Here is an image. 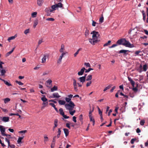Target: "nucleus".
Masks as SVG:
<instances>
[{
  "label": "nucleus",
  "mask_w": 148,
  "mask_h": 148,
  "mask_svg": "<svg viewBox=\"0 0 148 148\" xmlns=\"http://www.w3.org/2000/svg\"><path fill=\"white\" fill-rule=\"evenodd\" d=\"M116 43L119 45H123L126 47L132 48L134 47L133 44H131L130 42L127 41L125 38H122L118 40Z\"/></svg>",
  "instance_id": "obj_1"
},
{
  "label": "nucleus",
  "mask_w": 148,
  "mask_h": 148,
  "mask_svg": "<svg viewBox=\"0 0 148 148\" xmlns=\"http://www.w3.org/2000/svg\"><path fill=\"white\" fill-rule=\"evenodd\" d=\"M90 34H92V39H89V42L91 44L94 45L95 43L97 41H99V40L98 38L99 36V33L97 32L94 31L92 32H91Z\"/></svg>",
  "instance_id": "obj_2"
},
{
  "label": "nucleus",
  "mask_w": 148,
  "mask_h": 148,
  "mask_svg": "<svg viewBox=\"0 0 148 148\" xmlns=\"http://www.w3.org/2000/svg\"><path fill=\"white\" fill-rule=\"evenodd\" d=\"M75 106V105L72 101H71L69 103L65 104V106L66 109L69 110H72Z\"/></svg>",
  "instance_id": "obj_3"
},
{
  "label": "nucleus",
  "mask_w": 148,
  "mask_h": 148,
  "mask_svg": "<svg viewBox=\"0 0 148 148\" xmlns=\"http://www.w3.org/2000/svg\"><path fill=\"white\" fill-rule=\"evenodd\" d=\"M73 85L74 89L75 91L77 92L78 90V89L77 87V83H76V81L75 79H73Z\"/></svg>",
  "instance_id": "obj_4"
},
{
  "label": "nucleus",
  "mask_w": 148,
  "mask_h": 148,
  "mask_svg": "<svg viewBox=\"0 0 148 148\" xmlns=\"http://www.w3.org/2000/svg\"><path fill=\"white\" fill-rule=\"evenodd\" d=\"M130 52V51L129 50L123 49L120 50L119 51V53H123L124 55H126L128 54L127 52Z\"/></svg>",
  "instance_id": "obj_5"
},
{
  "label": "nucleus",
  "mask_w": 148,
  "mask_h": 148,
  "mask_svg": "<svg viewBox=\"0 0 148 148\" xmlns=\"http://www.w3.org/2000/svg\"><path fill=\"white\" fill-rule=\"evenodd\" d=\"M61 96L59 95L58 92H55L53 93L52 96L51 97L52 98H60Z\"/></svg>",
  "instance_id": "obj_6"
},
{
  "label": "nucleus",
  "mask_w": 148,
  "mask_h": 148,
  "mask_svg": "<svg viewBox=\"0 0 148 148\" xmlns=\"http://www.w3.org/2000/svg\"><path fill=\"white\" fill-rule=\"evenodd\" d=\"M0 131H1V134L2 136H3L5 134V128L2 125H0Z\"/></svg>",
  "instance_id": "obj_7"
},
{
  "label": "nucleus",
  "mask_w": 148,
  "mask_h": 148,
  "mask_svg": "<svg viewBox=\"0 0 148 148\" xmlns=\"http://www.w3.org/2000/svg\"><path fill=\"white\" fill-rule=\"evenodd\" d=\"M85 70V68L84 67H83L81 69L80 71L78 73V75L79 76L82 75Z\"/></svg>",
  "instance_id": "obj_8"
},
{
  "label": "nucleus",
  "mask_w": 148,
  "mask_h": 148,
  "mask_svg": "<svg viewBox=\"0 0 148 148\" xmlns=\"http://www.w3.org/2000/svg\"><path fill=\"white\" fill-rule=\"evenodd\" d=\"M49 56V55L48 54H47L45 55L42 58V63H45L46 61V59L47 58H48Z\"/></svg>",
  "instance_id": "obj_9"
},
{
  "label": "nucleus",
  "mask_w": 148,
  "mask_h": 148,
  "mask_svg": "<svg viewBox=\"0 0 148 148\" xmlns=\"http://www.w3.org/2000/svg\"><path fill=\"white\" fill-rule=\"evenodd\" d=\"M58 120L57 119H56L54 121V126L53 127V130L54 131L56 127H57L58 125Z\"/></svg>",
  "instance_id": "obj_10"
},
{
  "label": "nucleus",
  "mask_w": 148,
  "mask_h": 148,
  "mask_svg": "<svg viewBox=\"0 0 148 148\" xmlns=\"http://www.w3.org/2000/svg\"><path fill=\"white\" fill-rule=\"evenodd\" d=\"M43 2V0H37V4L40 6H41L42 5Z\"/></svg>",
  "instance_id": "obj_11"
},
{
  "label": "nucleus",
  "mask_w": 148,
  "mask_h": 148,
  "mask_svg": "<svg viewBox=\"0 0 148 148\" xmlns=\"http://www.w3.org/2000/svg\"><path fill=\"white\" fill-rule=\"evenodd\" d=\"M78 79L81 82L84 83L85 82L86 79L85 77H79Z\"/></svg>",
  "instance_id": "obj_12"
},
{
  "label": "nucleus",
  "mask_w": 148,
  "mask_h": 148,
  "mask_svg": "<svg viewBox=\"0 0 148 148\" xmlns=\"http://www.w3.org/2000/svg\"><path fill=\"white\" fill-rule=\"evenodd\" d=\"M63 130L66 136H67L69 134V130L66 128H64Z\"/></svg>",
  "instance_id": "obj_13"
},
{
  "label": "nucleus",
  "mask_w": 148,
  "mask_h": 148,
  "mask_svg": "<svg viewBox=\"0 0 148 148\" xmlns=\"http://www.w3.org/2000/svg\"><path fill=\"white\" fill-rule=\"evenodd\" d=\"M2 120L4 122H8L9 121V118L8 117H3Z\"/></svg>",
  "instance_id": "obj_14"
},
{
  "label": "nucleus",
  "mask_w": 148,
  "mask_h": 148,
  "mask_svg": "<svg viewBox=\"0 0 148 148\" xmlns=\"http://www.w3.org/2000/svg\"><path fill=\"white\" fill-rule=\"evenodd\" d=\"M58 102L60 105H64L65 104L66 102L64 100H58Z\"/></svg>",
  "instance_id": "obj_15"
},
{
  "label": "nucleus",
  "mask_w": 148,
  "mask_h": 148,
  "mask_svg": "<svg viewBox=\"0 0 148 148\" xmlns=\"http://www.w3.org/2000/svg\"><path fill=\"white\" fill-rule=\"evenodd\" d=\"M57 87L56 86H54L51 89V92H53L54 91L57 90Z\"/></svg>",
  "instance_id": "obj_16"
},
{
  "label": "nucleus",
  "mask_w": 148,
  "mask_h": 148,
  "mask_svg": "<svg viewBox=\"0 0 148 148\" xmlns=\"http://www.w3.org/2000/svg\"><path fill=\"white\" fill-rule=\"evenodd\" d=\"M64 50V45L62 44L61 45V48L59 50V51L60 53L63 52V50Z\"/></svg>",
  "instance_id": "obj_17"
},
{
  "label": "nucleus",
  "mask_w": 148,
  "mask_h": 148,
  "mask_svg": "<svg viewBox=\"0 0 148 148\" xmlns=\"http://www.w3.org/2000/svg\"><path fill=\"white\" fill-rule=\"evenodd\" d=\"M43 97L41 98V99L43 102L47 101V99L46 98L45 96L44 95H42Z\"/></svg>",
  "instance_id": "obj_18"
},
{
  "label": "nucleus",
  "mask_w": 148,
  "mask_h": 148,
  "mask_svg": "<svg viewBox=\"0 0 148 148\" xmlns=\"http://www.w3.org/2000/svg\"><path fill=\"white\" fill-rule=\"evenodd\" d=\"M56 4L58 8H62L63 6V4L61 2L58 3Z\"/></svg>",
  "instance_id": "obj_19"
},
{
  "label": "nucleus",
  "mask_w": 148,
  "mask_h": 148,
  "mask_svg": "<svg viewBox=\"0 0 148 148\" xmlns=\"http://www.w3.org/2000/svg\"><path fill=\"white\" fill-rule=\"evenodd\" d=\"M63 57H62L61 56L59 57V59L57 60V63L58 64H60L62 62V58Z\"/></svg>",
  "instance_id": "obj_20"
},
{
  "label": "nucleus",
  "mask_w": 148,
  "mask_h": 148,
  "mask_svg": "<svg viewBox=\"0 0 148 148\" xmlns=\"http://www.w3.org/2000/svg\"><path fill=\"white\" fill-rule=\"evenodd\" d=\"M58 134L57 135V138H58L60 137V135L61 134V131L60 130V128H59L58 129Z\"/></svg>",
  "instance_id": "obj_21"
},
{
  "label": "nucleus",
  "mask_w": 148,
  "mask_h": 148,
  "mask_svg": "<svg viewBox=\"0 0 148 148\" xmlns=\"http://www.w3.org/2000/svg\"><path fill=\"white\" fill-rule=\"evenodd\" d=\"M1 76H3L4 75L5 73H6L5 70V69H1Z\"/></svg>",
  "instance_id": "obj_22"
},
{
  "label": "nucleus",
  "mask_w": 148,
  "mask_h": 148,
  "mask_svg": "<svg viewBox=\"0 0 148 148\" xmlns=\"http://www.w3.org/2000/svg\"><path fill=\"white\" fill-rule=\"evenodd\" d=\"M38 24V20H35L34 21V24L33 25V27L34 28H35L36 26Z\"/></svg>",
  "instance_id": "obj_23"
},
{
  "label": "nucleus",
  "mask_w": 148,
  "mask_h": 148,
  "mask_svg": "<svg viewBox=\"0 0 148 148\" xmlns=\"http://www.w3.org/2000/svg\"><path fill=\"white\" fill-rule=\"evenodd\" d=\"M112 84H110L108 86H107V87H106L103 90V91L104 92H105V91H106L108 89H109V88H110L112 86Z\"/></svg>",
  "instance_id": "obj_24"
},
{
  "label": "nucleus",
  "mask_w": 148,
  "mask_h": 148,
  "mask_svg": "<svg viewBox=\"0 0 148 148\" xmlns=\"http://www.w3.org/2000/svg\"><path fill=\"white\" fill-rule=\"evenodd\" d=\"M92 79V75H89L86 78V80L87 81H89V80H90Z\"/></svg>",
  "instance_id": "obj_25"
},
{
  "label": "nucleus",
  "mask_w": 148,
  "mask_h": 148,
  "mask_svg": "<svg viewBox=\"0 0 148 148\" xmlns=\"http://www.w3.org/2000/svg\"><path fill=\"white\" fill-rule=\"evenodd\" d=\"M3 100L4 101V103H8V102L10 101V98H7L3 99Z\"/></svg>",
  "instance_id": "obj_26"
},
{
  "label": "nucleus",
  "mask_w": 148,
  "mask_h": 148,
  "mask_svg": "<svg viewBox=\"0 0 148 148\" xmlns=\"http://www.w3.org/2000/svg\"><path fill=\"white\" fill-rule=\"evenodd\" d=\"M3 81L4 82V83L7 85L8 86H12V84L9 83L8 82L5 80H3Z\"/></svg>",
  "instance_id": "obj_27"
},
{
  "label": "nucleus",
  "mask_w": 148,
  "mask_h": 148,
  "mask_svg": "<svg viewBox=\"0 0 148 148\" xmlns=\"http://www.w3.org/2000/svg\"><path fill=\"white\" fill-rule=\"evenodd\" d=\"M14 48H13L12 49V50L11 51L8 52L6 54V56H8L10 55L11 53H12L14 49Z\"/></svg>",
  "instance_id": "obj_28"
},
{
  "label": "nucleus",
  "mask_w": 148,
  "mask_h": 148,
  "mask_svg": "<svg viewBox=\"0 0 148 148\" xmlns=\"http://www.w3.org/2000/svg\"><path fill=\"white\" fill-rule=\"evenodd\" d=\"M59 111L60 112V115H63L64 114V112L63 111V110L62 108H60L59 109Z\"/></svg>",
  "instance_id": "obj_29"
},
{
  "label": "nucleus",
  "mask_w": 148,
  "mask_h": 148,
  "mask_svg": "<svg viewBox=\"0 0 148 148\" xmlns=\"http://www.w3.org/2000/svg\"><path fill=\"white\" fill-rule=\"evenodd\" d=\"M104 18L103 16V15H102V16L100 18L99 20V22L100 24L102 23L103 22Z\"/></svg>",
  "instance_id": "obj_30"
},
{
  "label": "nucleus",
  "mask_w": 148,
  "mask_h": 148,
  "mask_svg": "<svg viewBox=\"0 0 148 148\" xmlns=\"http://www.w3.org/2000/svg\"><path fill=\"white\" fill-rule=\"evenodd\" d=\"M23 138V137H19L18 139V140H17V143L18 144L20 143L21 142V140Z\"/></svg>",
  "instance_id": "obj_31"
},
{
  "label": "nucleus",
  "mask_w": 148,
  "mask_h": 148,
  "mask_svg": "<svg viewBox=\"0 0 148 148\" xmlns=\"http://www.w3.org/2000/svg\"><path fill=\"white\" fill-rule=\"evenodd\" d=\"M16 37V36L15 35L14 36L10 37L8 38V40L10 42V40L14 39Z\"/></svg>",
  "instance_id": "obj_32"
},
{
  "label": "nucleus",
  "mask_w": 148,
  "mask_h": 148,
  "mask_svg": "<svg viewBox=\"0 0 148 148\" xmlns=\"http://www.w3.org/2000/svg\"><path fill=\"white\" fill-rule=\"evenodd\" d=\"M72 110H70L69 111V112L70 114L73 116L74 115V113L75 112V110H73V111H71Z\"/></svg>",
  "instance_id": "obj_33"
},
{
  "label": "nucleus",
  "mask_w": 148,
  "mask_h": 148,
  "mask_svg": "<svg viewBox=\"0 0 148 148\" xmlns=\"http://www.w3.org/2000/svg\"><path fill=\"white\" fill-rule=\"evenodd\" d=\"M92 25L93 27H95L96 25V24H98L95 22L93 20H92Z\"/></svg>",
  "instance_id": "obj_34"
},
{
  "label": "nucleus",
  "mask_w": 148,
  "mask_h": 148,
  "mask_svg": "<svg viewBox=\"0 0 148 148\" xmlns=\"http://www.w3.org/2000/svg\"><path fill=\"white\" fill-rule=\"evenodd\" d=\"M51 8L52 9H53V10H56V8H58L56 4H55L51 6Z\"/></svg>",
  "instance_id": "obj_35"
},
{
  "label": "nucleus",
  "mask_w": 148,
  "mask_h": 148,
  "mask_svg": "<svg viewBox=\"0 0 148 148\" xmlns=\"http://www.w3.org/2000/svg\"><path fill=\"white\" fill-rule=\"evenodd\" d=\"M37 14L36 12H34L32 13V17H35L36 16Z\"/></svg>",
  "instance_id": "obj_36"
},
{
  "label": "nucleus",
  "mask_w": 148,
  "mask_h": 148,
  "mask_svg": "<svg viewBox=\"0 0 148 148\" xmlns=\"http://www.w3.org/2000/svg\"><path fill=\"white\" fill-rule=\"evenodd\" d=\"M145 123V121L144 120H142L140 121V124L141 125H143Z\"/></svg>",
  "instance_id": "obj_37"
},
{
  "label": "nucleus",
  "mask_w": 148,
  "mask_h": 148,
  "mask_svg": "<svg viewBox=\"0 0 148 148\" xmlns=\"http://www.w3.org/2000/svg\"><path fill=\"white\" fill-rule=\"evenodd\" d=\"M111 42V40H109L108 41V42L105 44L103 45V46L104 47L106 46L109 45L110 43Z\"/></svg>",
  "instance_id": "obj_38"
},
{
  "label": "nucleus",
  "mask_w": 148,
  "mask_h": 148,
  "mask_svg": "<svg viewBox=\"0 0 148 148\" xmlns=\"http://www.w3.org/2000/svg\"><path fill=\"white\" fill-rule=\"evenodd\" d=\"M3 136H5L7 137L8 138H12L11 136V135L9 134H4Z\"/></svg>",
  "instance_id": "obj_39"
},
{
  "label": "nucleus",
  "mask_w": 148,
  "mask_h": 148,
  "mask_svg": "<svg viewBox=\"0 0 148 148\" xmlns=\"http://www.w3.org/2000/svg\"><path fill=\"white\" fill-rule=\"evenodd\" d=\"M89 31L88 29H86L85 32V35L86 36H87L89 34Z\"/></svg>",
  "instance_id": "obj_40"
},
{
  "label": "nucleus",
  "mask_w": 148,
  "mask_h": 148,
  "mask_svg": "<svg viewBox=\"0 0 148 148\" xmlns=\"http://www.w3.org/2000/svg\"><path fill=\"white\" fill-rule=\"evenodd\" d=\"M93 69L91 68H89L88 69H85V73H88L90 72L91 70H93Z\"/></svg>",
  "instance_id": "obj_41"
},
{
  "label": "nucleus",
  "mask_w": 148,
  "mask_h": 148,
  "mask_svg": "<svg viewBox=\"0 0 148 148\" xmlns=\"http://www.w3.org/2000/svg\"><path fill=\"white\" fill-rule=\"evenodd\" d=\"M46 20L47 21H54V19L53 18H48L46 19Z\"/></svg>",
  "instance_id": "obj_42"
},
{
  "label": "nucleus",
  "mask_w": 148,
  "mask_h": 148,
  "mask_svg": "<svg viewBox=\"0 0 148 148\" xmlns=\"http://www.w3.org/2000/svg\"><path fill=\"white\" fill-rule=\"evenodd\" d=\"M65 100L68 103H70L71 101V99L70 98H69L66 97L65 98Z\"/></svg>",
  "instance_id": "obj_43"
},
{
  "label": "nucleus",
  "mask_w": 148,
  "mask_h": 148,
  "mask_svg": "<svg viewBox=\"0 0 148 148\" xmlns=\"http://www.w3.org/2000/svg\"><path fill=\"white\" fill-rule=\"evenodd\" d=\"M79 120H80V121L81 122L82 121L83 119V115L82 114H81L79 115Z\"/></svg>",
  "instance_id": "obj_44"
},
{
  "label": "nucleus",
  "mask_w": 148,
  "mask_h": 148,
  "mask_svg": "<svg viewBox=\"0 0 148 148\" xmlns=\"http://www.w3.org/2000/svg\"><path fill=\"white\" fill-rule=\"evenodd\" d=\"M143 69L144 71H146L147 70V65L146 64L143 66Z\"/></svg>",
  "instance_id": "obj_45"
},
{
  "label": "nucleus",
  "mask_w": 148,
  "mask_h": 148,
  "mask_svg": "<svg viewBox=\"0 0 148 148\" xmlns=\"http://www.w3.org/2000/svg\"><path fill=\"white\" fill-rule=\"evenodd\" d=\"M44 142L45 143L46 142L48 141V137L47 136H44Z\"/></svg>",
  "instance_id": "obj_46"
},
{
  "label": "nucleus",
  "mask_w": 148,
  "mask_h": 148,
  "mask_svg": "<svg viewBox=\"0 0 148 148\" xmlns=\"http://www.w3.org/2000/svg\"><path fill=\"white\" fill-rule=\"evenodd\" d=\"M16 83L18 84L19 85H22L23 84V83L21 82L16 81Z\"/></svg>",
  "instance_id": "obj_47"
},
{
  "label": "nucleus",
  "mask_w": 148,
  "mask_h": 148,
  "mask_svg": "<svg viewBox=\"0 0 148 148\" xmlns=\"http://www.w3.org/2000/svg\"><path fill=\"white\" fill-rule=\"evenodd\" d=\"M5 141L7 142L8 143V146H10V140L9 139H8L7 138H5Z\"/></svg>",
  "instance_id": "obj_48"
},
{
  "label": "nucleus",
  "mask_w": 148,
  "mask_h": 148,
  "mask_svg": "<svg viewBox=\"0 0 148 148\" xmlns=\"http://www.w3.org/2000/svg\"><path fill=\"white\" fill-rule=\"evenodd\" d=\"M118 45H119L116 43V44H113L112 46L110 47H109L110 48H113L117 46Z\"/></svg>",
  "instance_id": "obj_49"
},
{
  "label": "nucleus",
  "mask_w": 148,
  "mask_h": 148,
  "mask_svg": "<svg viewBox=\"0 0 148 148\" xmlns=\"http://www.w3.org/2000/svg\"><path fill=\"white\" fill-rule=\"evenodd\" d=\"M130 82L132 86L133 87H134L135 85V82H134V81L133 80H132V81H131Z\"/></svg>",
  "instance_id": "obj_50"
},
{
  "label": "nucleus",
  "mask_w": 148,
  "mask_h": 148,
  "mask_svg": "<svg viewBox=\"0 0 148 148\" xmlns=\"http://www.w3.org/2000/svg\"><path fill=\"white\" fill-rule=\"evenodd\" d=\"M52 82V81L51 79H49L47 80L46 81V82L47 83L49 84L50 85V84H51Z\"/></svg>",
  "instance_id": "obj_51"
},
{
  "label": "nucleus",
  "mask_w": 148,
  "mask_h": 148,
  "mask_svg": "<svg viewBox=\"0 0 148 148\" xmlns=\"http://www.w3.org/2000/svg\"><path fill=\"white\" fill-rule=\"evenodd\" d=\"M84 65L88 67H90V64L89 63H84Z\"/></svg>",
  "instance_id": "obj_52"
},
{
  "label": "nucleus",
  "mask_w": 148,
  "mask_h": 148,
  "mask_svg": "<svg viewBox=\"0 0 148 148\" xmlns=\"http://www.w3.org/2000/svg\"><path fill=\"white\" fill-rule=\"evenodd\" d=\"M136 140V139L135 138H132V139L131 140V141H130V142H131V143L132 144H134V141H135Z\"/></svg>",
  "instance_id": "obj_53"
},
{
  "label": "nucleus",
  "mask_w": 148,
  "mask_h": 148,
  "mask_svg": "<svg viewBox=\"0 0 148 148\" xmlns=\"http://www.w3.org/2000/svg\"><path fill=\"white\" fill-rule=\"evenodd\" d=\"M91 81H90L88 82L86 84V86L87 87H88L91 84Z\"/></svg>",
  "instance_id": "obj_54"
},
{
  "label": "nucleus",
  "mask_w": 148,
  "mask_h": 148,
  "mask_svg": "<svg viewBox=\"0 0 148 148\" xmlns=\"http://www.w3.org/2000/svg\"><path fill=\"white\" fill-rule=\"evenodd\" d=\"M29 32V29H27L25 30V31L24 32V33L25 34H27V33H28Z\"/></svg>",
  "instance_id": "obj_55"
},
{
  "label": "nucleus",
  "mask_w": 148,
  "mask_h": 148,
  "mask_svg": "<svg viewBox=\"0 0 148 148\" xmlns=\"http://www.w3.org/2000/svg\"><path fill=\"white\" fill-rule=\"evenodd\" d=\"M48 104V102L47 101H46V102H43L42 105H43L44 107H45L46 105H47Z\"/></svg>",
  "instance_id": "obj_56"
},
{
  "label": "nucleus",
  "mask_w": 148,
  "mask_h": 148,
  "mask_svg": "<svg viewBox=\"0 0 148 148\" xmlns=\"http://www.w3.org/2000/svg\"><path fill=\"white\" fill-rule=\"evenodd\" d=\"M76 119V117L75 116H73V121L75 123H76L77 122Z\"/></svg>",
  "instance_id": "obj_57"
},
{
  "label": "nucleus",
  "mask_w": 148,
  "mask_h": 148,
  "mask_svg": "<svg viewBox=\"0 0 148 148\" xmlns=\"http://www.w3.org/2000/svg\"><path fill=\"white\" fill-rule=\"evenodd\" d=\"M62 116L65 119H67L69 118V116H67L66 115H65L64 114L63 115H62Z\"/></svg>",
  "instance_id": "obj_58"
},
{
  "label": "nucleus",
  "mask_w": 148,
  "mask_h": 148,
  "mask_svg": "<svg viewBox=\"0 0 148 148\" xmlns=\"http://www.w3.org/2000/svg\"><path fill=\"white\" fill-rule=\"evenodd\" d=\"M4 64V63L3 62H0V68L1 69H3V67L2 66V64Z\"/></svg>",
  "instance_id": "obj_59"
},
{
  "label": "nucleus",
  "mask_w": 148,
  "mask_h": 148,
  "mask_svg": "<svg viewBox=\"0 0 148 148\" xmlns=\"http://www.w3.org/2000/svg\"><path fill=\"white\" fill-rule=\"evenodd\" d=\"M27 131L26 130H22L20 131L19 132V133H25L26 132H27Z\"/></svg>",
  "instance_id": "obj_60"
},
{
  "label": "nucleus",
  "mask_w": 148,
  "mask_h": 148,
  "mask_svg": "<svg viewBox=\"0 0 148 148\" xmlns=\"http://www.w3.org/2000/svg\"><path fill=\"white\" fill-rule=\"evenodd\" d=\"M70 124L69 123H67L66 124V127L69 128L70 129Z\"/></svg>",
  "instance_id": "obj_61"
},
{
  "label": "nucleus",
  "mask_w": 148,
  "mask_h": 148,
  "mask_svg": "<svg viewBox=\"0 0 148 148\" xmlns=\"http://www.w3.org/2000/svg\"><path fill=\"white\" fill-rule=\"evenodd\" d=\"M43 41L42 39L40 40L38 42V45H40L42 42Z\"/></svg>",
  "instance_id": "obj_62"
},
{
  "label": "nucleus",
  "mask_w": 148,
  "mask_h": 148,
  "mask_svg": "<svg viewBox=\"0 0 148 148\" xmlns=\"http://www.w3.org/2000/svg\"><path fill=\"white\" fill-rule=\"evenodd\" d=\"M49 104L50 105H51L52 107H53L54 108L56 107V106L54 103H50Z\"/></svg>",
  "instance_id": "obj_63"
},
{
  "label": "nucleus",
  "mask_w": 148,
  "mask_h": 148,
  "mask_svg": "<svg viewBox=\"0 0 148 148\" xmlns=\"http://www.w3.org/2000/svg\"><path fill=\"white\" fill-rule=\"evenodd\" d=\"M141 52V51H136L135 52V54H136L137 55L139 54V53H140Z\"/></svg>",
  "instance_id": "obj_64"
}]
</instances>
